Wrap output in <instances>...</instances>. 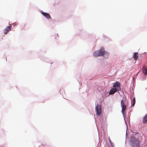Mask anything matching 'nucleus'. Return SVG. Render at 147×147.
<instances>
[{
    "label": "nucleus",
    "mask_w": 147,
    "mask_h": 147,
    "mask_svg": "<svg viewBox=\"0 0 147 147\" xmlns=\"http://www.w3.org/2000/svg\"><path fill=\"white\" fill-rule=\"evenodd\" d=\"M99 55H100V56H103L104 55V53L105 51V49L103 48H101L99 50Z\"/></svg>",
    "instance_id": "7"
},
{
    "label": "nucleus",
    "mask_w": 147,
    "mask_h": 147,
    "mask_svg": "<svg viewBox=\"0 0 147 147\" xmlns=\"http://www.w3.org/2000/svg\"><path fill=\"white\" fill-rule=\"evenodd\" d=\"M138 53L137 52L134 53L133 54V57L135 60H136L138 58Z\"/></svg>",
    "instance_id": "9"
},
{
    "label": "nucleus",
    "mask_w": 147,
    "mask_h": 147,
    "mask_svg": "<svg viewBox=\"0 0 147 147\" xmlns=\"http://www.w3.org/2000/svg\"><path fill=\"white\" fill-rule=\"evenodd\" d=\"M41 13L47 19H50L51 18V17L48 13L44 12L42 11H41Z\"/></svg>",
    "instance_id": "6"
},
{
    "label": "nucleus",
    "mask_w": 147,
    "mask_h": 147,
    "mask_svg": "<svg viewBox=\"0 0 147 147\" xmlns=\"http://www.w3.org/2000/svg\"><path fill=\"white\" fill-rule=\"evenodd\" d=\"M117 91H118V90L116 88H113L110 90L109 94L110 95H112L114 94Z\"/></svg>",
    "instance_id": "8"
},
{
    "label": "nucleus",
    "mask_w": 147,
    "mask_h": 147,
    "mask_svg": "<svg viewBox=\"0 0 147 147\" xmlns=\"http://www.w3.org/2000/svg\"><path fill=\"white\" fill-rule=\"evenodd\" d=\"M113 86L114 88H116V89L118 90V91H120L121 90L120 84L118 82H117L113 84Z\"/></svg>",
    "instance_id": "4"
},
{
    "label": "nucleus",
    "mask_w": 147,
    "mask_h": 147,
    "mask_svg": "<svg viewBox=\"0 0 147 147\" xmlns=\"http://www.w3.org/2000/svg\"><path fill=\"white\" fill-rule=\"evenodd\" d=\"M142 71L144 74L145 75H147V68L145 67H144L142 68Z\"/></svg>",
    "instance_id": "11"
},
{
    "label": "nucleus",
    "mask_w": 147,
    "mask_h": 147,
    "mask_svg": "<svg viewBox=\"0 0 147 147\" xmlns=\"http://www.w3.org/2000/svg\"><path fill=\"white\" fill-rule=\"evenodd\" d=\"M109 55V53L107 51H105L104 53V55L102 56L106 58H107L108 57Z\"/></svg>",
    "instance_id": "12"
},
{
    "label": "nucleus",
    "mask_w": 147,
    "mask_h": 147,
    "mask_svg": "<svg viewBox=\"0 0 147 147\" xmlns=\"http://www.w3.org/2000/svg\"><path fill=\"white\" fill-rule=\"evenodd\" d=\"M130 141L132 147H139V142L138 139L132 136L131 138Z\"/></svg>",
    "instance_id": "1"
},
{
    "label": "nucleus",
    "mask_w": 147,
    "mask_h": 147,
    "mask_svg": "<svg viewBox=\"0 0 147 147\" xmlns=\"http://www.w3.org/2000/svg\"><path fill=\"white\" fill-rule=\"evenodd\" d=\"M143 123H147V114L143 118Z\"/></svg>",
    "instance_id": "10"
},
{
    "label": "nucleus",
    "mask_w": 147,
    "mask_h": 147,
    "mask_svg": "<svg viewBox=\"0 0 147 147\" xmlns=\"http://www.w3.org/2000/svg\"><path fill=\"white\" fill-rule=\"evenodd\" d=\"M96 115H100L101 113V109L100 105H97L96 107Z\"/></svg>",
    "instance_id": "3"
},
{
    "label": "nucleus",
    "mask_w": 147,
    "mask_h": 147,
    "mask_svg": "<svg viewBox=\"0 0 147 147\" xmlns=\"http://www.w3.org/2000/svg\"><path fill=\"white\" fill-rule=\"evenodd\" d=\"M136 102H134V101H133V104L132 105L133 106H134Z\"/></svg>",
    "instance_id": "14"
},
{
    "label": "nucleus",
    "mask_w": 147,
    "mask_h": 147,
    "mask_svg": "<svg viewBox=\"0 0 147 147\" xmlns=\"http://www.w3.org/2000/svg\"><path fill=\"white\" fill-rule=\"evenodd\" d=\"M125 100H122L121 101V106L122 107L121 112L124 114L126 109V106L125 104Z\"/></svg>",
    "instance_id": "2"
},
{
    "label": "nucleus",
    "mask_w": 147,
    "mask_h": 147,
    "mask_svg": "<svg viewBox=\"0 0 147 147\" xmlns=\"http://www.w3.org/2000/svg\"><path fill=\"white\" fill-rule=\"evenodd\" d=\"M11 27L12 26L11 25L7 27L4 30V33L5 34H7L11 30Z\"/></svg>",
    "instance_id": "5"
},
{
    "label": "nucleus",
    "mask_w": 147,
    "mask_h": 147,
    "mask_svg": "<svg viewBox=\"0 0 147 147\" xmlns=\"http://www.w3.org/2000/svg\"><path fill=\"white\" fill-rule=\"evenodd\" d=\"M99 51H96L93 53V55L95 57H98L100 56V55H99Z\"/></svg>",
    "instance_id": "13"
},
{
    "label": "nucleus",
    "mask_w": 147,
    "mask_h": 147,
    "mask_svg": "<svg viewBox=\"0 0 147 147\" xmlns=\"http://www.w3.org/2000/svg\"><path fill=\"white\" fill-rule=\"evenodd\" d=\"M133 101H134V102H136V100H135V97L133 98Z\"/></svg>",
    "instance_id": "15"
}]
</instances>
